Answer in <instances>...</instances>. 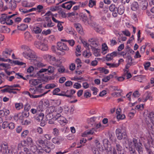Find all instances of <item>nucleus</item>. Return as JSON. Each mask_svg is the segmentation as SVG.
Segmentation results:
<instances>
[{"label":"nucleus","instance_id":"2eb2a0df","mask_svg":"<svg viewBox=\"0 0 154 154\" xmlns=\"http://www.w3.org/2000/svg\"><path fill=\"white\" fill-rule=\"evenodd\" d=\"M88 41L91 42L90 45H91L94 46V47H96L98 45V41L97 39L94 38H92L89 39Z\"/></svg>","mask_w":154,"mask_h":154},{"label":"nucleus","instance_id":"37998d69","mask_svg":"<svg viewBox=\"0 0 154 154\" xmlns=\"http://www.w3.org/2000/svg\"><path fill=\"white\" fill-rule=\"evenodd\" d=\"M96 5V1L93 0H90L89 2V6L92 8Z\"/></svg>","mask_w":154,"mask_h":154},{"label":"nucleus","instance_id":"4468645a","mask_svg":"<svg viewBox=\"0 0 154 154\" xmlns=\"http://www.w3.org/2000/svg\"><path fill=\"white\" fill-rule=\"evenodd\" d=\"M56 120H57L60 125H62L63 123H65L66 121L65 118L61 115L57 116Z\"/></svg>","mask_w":154,"mask_h":154},{"label":"nucleus","instance_id":"13d9d810","mask_svg":"<svg viewBox=\"0 0 154 154\" xmlns=\"http://www.w3.org/2000/svg\"><path fill=\"white\" fill-rule=\"evenodd\" d=\"M140 95V94L138 91H136L133 94V96L134 97H138Z\"/></svg>","mask_w":154,"mask_h":154},{"label":"nucleus","instance_id":"393cba45","mask_svg":"<svg viewBox=\"0 0 154 154\" xmlns=\"http://www.w3.org/2000/svg\"><path fill=\"white\" fill-rule=\"evenodd\" d=\"M68 91L67 90V91L66 92L64 91H63L61 93L58 94H57V95L58 96H66L68 97L74 98V96L67 95L66 94Z\"/></svg>","mask_w":154,"mask_h":154},{"label":"nucleus","instance_id":"ddd939ff","mask_svg":"<svg viewBox=\"0 0 154 154\" xmlns=\"http://www.w3.org/2000/svg\"><path fill=\"white\" fill-rule=\"evenodd\" d=\"M8 18V15L6 14H3L0 18V21L2 24L6 23L7 20Z\"/></svg>","mask_w":154,"mask_h":154},{"label":"nucleus","instance_id":"49530a36","mask_svg":"<svg viewBox=\"0 0 154 154\" xmlns=\"http://www.w3.org/2000/svg\"><path fill=\"white\" fill-rule=\"evenodd\" d=\"M56 110V112H57V116H58L61 115L60 114V113H61L63 111V109L62 107H59L57 108Z\"/></svg>","mask_w":154,"mask_h":154},{"label":"nucleus","instance_id":"a18cd8bd","mask_svg":"<svg viewBox=\"0 0 154 154\" xmlns=\"http://www.w3.org/2000/svg\"><path fill=\"white\" fill-rule=\"evenodd\" d=\"M148 117L150 118L151 122L154 121V112H150L148 115Z\"/></svg>","mask_w":154,"mask_h":154},{"label":"nucleus","instance_id":"f3484780","mask_svg":"<svg viewBox=\"0 0 154 154\" xmlns=\"http://www.w3.org/2000/svg\"><path fill=\"white\" fill-rule=\"evenodd\" d=\"M45 18L48 22L47 27H51L54 26V23L52 22L50 17H46Z\"/></svg>","mask_w":154,"mask_h":154},{"label":"nucleus","instance_id":"cd10ccee","mask_svg":"<svg viewBox=\"0 0 154 154\" xmlns=\"http://www.w3.org/2000/svg\"><path fill=\"white\" fill-rule=\"evenodd\" d=\"M106 65L107 66H109V67L110 68H114L117 67L119 65V63H106Z\"/></svg>","mask_w":154,"mask_h":154},{"label":"nucleus","instance_id":"864d4df0","mask_svg":"<svg viewBox=\"0 0 154 154\" xmlns=\"http://www.w3.org/2000/svg\"><path fill=\"white\" fill-rule=\"evenodd\" d=\"M46 119L47 120L53 119L52 113H49L46 116Z\"/></svg>","mask_w":154,"mask_h":154},{"label":"nucleus","instance_id":"aec40b11","mask_svg":"<svg viewBox=\"0 0 154 154\" xmlns=\"http://www.w3.org/2000/svg\"><path fill=\"white\" fill-rule=\"evenodd\" d=\"M46 56L50 59L51 61V63H53V65H56V63L58 61V60L56 59L55 57L50 55H47Z\"/></svg>","mask_w":154,"mask_h":154},{"label":"nucleus","instance_id":"dca6fc26","mask_svg":"<svg viewBox=\"0 0 154 154\" xmlns=\"http://www.w3.org/2000/svg\"><path fill=\"white\" fill-rule=\"evenodd\" d=\"M95 130V128H92L89 131L88 130L84 132L82 134V136L85 137H86L87 135L92 134L94 133Z\"/></svg>","mask_w":154,"mask_h":154},{"label":"nucleus","instance_id":"412c9836","mask_svg":"<svg viewBox=\"0 0 154 154\" xmlns=\"http://www.w3.org/2000/svg\"><path fill=\"white\" fill-rule=\"evenodd\" d=\"M44 114L43 113H40L37 116H35L34 118L38 122L42 121L44 119Z\"/></svg>","mask_w":154,"mask_h":154},{"label":"nucleus","instance_id":"f257e3e1","mask_svg":"<svg viewBox=\"0 0 154 154\" xmlns=\"http://www.w3.org/2000/svg\"><path fill=\"white\" fill-rule=\"evenodd\" d=\"M21 48L23 51L22 55L24 57L33 62L36 61L37 56L34 51L26 45L21 46Z\"/></svg>","mask_w":154,"mask_h":154},{"label":"nucleus","instance_id":"69168bd1","mask_svg":"<svg viewBox=\"0 0 154 154\" xmlns=\"http://www.w3.org/2000/svg\"><path fill=\"white\" fill-rule=\"evenodd\" d=\"M55 109V107L53 106H51L48 109V110L49 111V113H52L54 111Z\"/></svg>","mask_w":154,"mask_h":154},{"label":"nucleus","instance_id":"a211bd4d","mask_svg":"<svg viewBox=\"0 0 154 154\" xmlns=\"http://www.w3.org/2000/svg\"><path fill=\"white\" fill-rule=\"evenodd\" d=\"M61 7L63 8H66L68 10H69L72 7V5L68 1L63 4L61 5Z\"/></svg>","mask_w":154,"mask_h":154},{"label":"nucleus","instance_id":"79ce46f5","mask_svg":"<svg viewBox=\"0 0 154 154\" xmlns=\"http://www.w3.org/2000/svg\"><path fill=\"white\" fill-rule=\"evenodd\" d=\"M8 148V144L6 143H3L2 144V149L3 151Z\"/></svg>","mask_w":154,"mask_h":154},{"label":"nucleus","instance_id":"423d86ee","mask_svg":"<svg viewBox=\"0 0 154 154\" xmlns=\"http://www.w3.org/2000/svg\"><path fill=\"white\" fill-rule=\"evenodd\" d=\"M57 49L62 51H67L69 48L67 45L64 43L61 42H58L57 43Z\"/></svg>","mask_w":154,"mask_h":154},{"label":"nucleus","instance_id":"c756f323","mask_svg":"<svg viewBox=\"0 0 154 154\" xmlns=\"http://www.w3.org/2000/svg\"><path fill=\"white\" fill-rule=\"evenodd\" d=\"M83 56L86 57H88L91 55V54L90 51V50H87L84 51L83 53Z\"/></svg>","mask_w":154,"mask_h":154},{"label":"nucleus","instance_id":"774afa93","mask_svg":"<svg viewBox=\"0 0 154 154\" xmlns=\"http://www.w3.org/2000/svg\"><path fill=\"white\" fill-rule=\"evenodd\" d=\"M112 59V56H111V55L110 54H108L106 55V60L107 61H110Z\"/></svg>","mask_w":154,"mask_h":154},{"label":"nucleus","instance_id":"7ed1b4c3","mask_svg":"<svg viewBox=\"0 0 154 154\" xmlns=\"http://www.w3.org/2000/svg\"><path fill=\"white\" fill-rule=\"evenodd\" d=\"M133 143L135 147L138 152L139 154L143 152L142 145L141 143L135 138L133 139Z\"/></svg>","mask_w":154,"mask_h":154},{"label":"nucleus","instance_id":"8fccbe9b","mask_svg":"<svg viewBox=\"0 0 154 154\" xmlns=\"http://www.w3.org/2000/svg\"><path fill=\"white\" fill-rule=\"evenodd\" d=\"M59 130L57 128H54L53 129V134L55 136H57L59 134Z\"/></svg>","mask_w":154,"mask_h":154},{"label":"nucleus","instance_id":"b1692460","mask_svg":"<svg viewBox=\"0 0 154 154\" xmlns=\"http://www.w3.org/2000/svg\"><path fill=\"white\" fill-rule=\"evenodd\" d=\"M116 12L117 14H119L120 15L122 14L124 12V6L122 5L119 6L118 8H117V10Z\"/></svg>","mask_w":154,"mask_h":154},{"label":"nucleus","instance_id":"5701e85b","mask_svg":"<svg viewBox=\"0 0 154 154\" xmlns=\"http://www.w3.org/2000/svg\"><path fill=\"white\" fill-rule=\"evenodd\" d=\"M139 8V6L138 3L134 1L132 3L131 5V9L133 11L137 10Z\"/></svg>","mask_w":154,"mask_h":154},{"label":"nucleus","instance_id":"09e8293b","mask_svg":"<svg viewBox=\"0 0 154 154\" xmlns=\"http://www.w3.org/2000/svg\"><path fill=\"white\" fill-rule=\"evenodd\" d=\"M91 89L92 91H93V94L94 95H96L97 94L98 90L96 87H92L91 88Z\"/></svg>","mask_w":154,"mask_h":154},{"label":"nucleus","instance_id":"680f3d73","mask_svg":"<svg viewBox=\"0 0 154 154\" xmlns=\"http://www.w3.org/2000/svg\"><path fill=\"white\" fill-rule=\"evenodd\" d=\"M22 116L23 117H28L29 115V113L28 111H25L22 113Z\"/></svg>","mask_w":154,"mask_h":154},{"label":"nucleus","instance_id":"4c0bfd02","mask_svg":"<svg viewBox=\"0 0 154 154\" xmlns=\"http://www.w3.org/2000/svg\"><path fill=\"white\" fill-rule=\"evenodd\" d=\"M148 99L151 100H152V97L151 96V94H147L146 98L144 99L143 100V102H146Z\"/></svg>","mask_w":154,"mask_h":154},{"label":"nucleus","instance_id":"f03ea898","mask_svg":"<svg viewBox=\"0 0 154 154\" xmlns=\"http://www.w3.org/2000/svg\"><path fill=\"white\" fill-rule=\"evenodd\" d=\"M35 149H31L32 151V154H44L45 152L48 153L51 150V149H53L54 148V146L53 144H52L51 147L46 146L44 147L43 149H37L36 147Z\"/></svg>","mask_w":154,"mask_h":154},{"label":"nucleus","instance_id":"39448f33","mask_svg":"<svg viewBox=\"0 0 154 154\" xmlns=\"http://www.w3.org/2000/svg\"><path fill=\"white\" fill-rule=\"evenodd\" d=\"M35 47L43 51H46L48 50L47 45L41 42L35 41L34 42Z\"/></svg>","mask_w":154,"mask_h":154},{"label":"nucleus","instance_id":"0eeeda50","mask_svg":"<svg viewBox=\"0 0 154 154\" xmlns=\"http://www.w3.org/2000/svg\"><path fill=\"white\" fill-rule=\"evenodd\" d=\"M91 25L94 28V29L97 32L102 34L103 30V29L99 25L97 24L95 22H93L91 23Z\"/></svg>","mask_w":154,"mask_h":154},{"label":"nucleus","instance_id":"c85d7f7f","mask_svg":"<svg viewBox=\"0 0 154 154\" xmlns=\"http://www.w3.org/2000/svg\"><path fill=\"white\" fill-rule=\"evenodd\" d=\"M97 70L100 71V72H104L105 74H107L109 73V71L103 67H100L97 68Z\"/></svg>","mask_w":154,"mask_h":154},{"label":"nucleus","instance_id":"473e14b6","mask_svg":"<svg viewBox=\"0 0 154 154\" xmlns=\"http://www.w3.org/2000/svg\"><path fill=\"white\" fill-rule=\"evenodd\" d=\"M34 63L38 67H44L45 65L41 62H38L37 60L36 61H34Z\"/></svg>","mask_w":154,"mask_h":154},{"label":"nucleus","instance_id":"a878e982","mask_svg":"<svg viewBox=\"0 0 154 154\" xmlns=\"http://www.w3.org/2000/svg\"><path fill=\"white\" fill-rule=\"evenodd\" d=\"M36 10L37 12L38 13H40L42 11H45L43 6L40 5H38L37 6L36 8Z\"/></svg>","mask_w":154,"mask_h":154},{"label":"nucleus","instance_id":"c03bdc74","mask_svg":"<svg viewBox=\"0 0 154 154\" xmlns=\"http://www.w3.org/2000/svg\"><path fill=\"white\" fill-rule=\"evenodd\" d=\"M82 43L83 44L84 46L85 47H86V48L87 50H90V48L89 47V45L87 42L85 41H82Z\"/></svg>","mask_w":154,"mask_h":154},{"label":"nucleus","instance_id":"3c124183","mask_svg":"<svg viewBox=\"0 0 154 154\" xmlns=\"http://www.w3.org/2000/svg\"><path fill=\"white\" fill-rule=\"evenodd\" d=\"M23 154H32V153L29 150V149L26 147L23 148Z\"/></svg>","mask_w":154,"mask_h":154},{"label":"nucleus","instance_id":"e2e57ef3","mask_svg":"<svg viewBox=\"0 0 154 154\" xmlns=\"http://www.w3.org/2000/svg\"><path fill=\"white\" fill-rule=\"evenodd\" d=\"M82 86L80 84L78 83H75L73 85V87L77 89H78L80 88Z\"/></svg>","mask_w":154,"mask_h":154},{"label":"nucleus","instance_id":"4d7b16f0","mask_svg":"<svg viewBox=\"0 0 154 154\" xmlns=\"http://www.w3.org/2000/svg\"><path fill=\"white\" fill-rule=\"evenodd\" d=\"M125 116L124 114L117 115V118L118 119H123L125 118Z\"/></svg>","mask_w":154,"mask_h":154},{"label":"nucleus","instance_id":"de8ad7c7","mask_svg":"<svg viewBox=\"0 0 154 154\" xmlns=\"http://www.w3.org/2000/svg\"><path fill=\"white\" fill-rule=\"evenodd\" d=\"M129 150L130 154H133L136 153L135 149L132 147H129Z\"/></svg>","mask_w":154,"mask_h":154},{"label":"nucleus","instance_id":"0e129e2a","mask_svg":"<svg viewBox=\"0 0 154 154\" xmlns=\"http://www.w3.org/2000/svg\"><path fill=\"white\" fill-rule=\"evenodd\" d=\"M110 45L111 46H113L117 44V42L115 39L110 40Z\"/></svg>","mask_w":154,"mask_h":154},{"label":"nucleus","instance_id":"5fc2aeb1","mask_svg":"<svg viewBox=\"0 0 154 154\" xmlns=\"http://www.w3.org/2000/svg\"><path fill=\"white\" fill-rule=\"evenodd\" d=\"M116 147L118 153L119 152L123 150L122 149V147L119 144L117 143L116 144Z\"/></svg>","mask_w":154,"mask_h":154},{"label":"nucleus","instance_id":"2f4dec72","mask_svg":"<svg viewBox=\"0 0 154 154\" xmlns=\"http://www.w3.org/2000/svg\"><path fill=\"white\" fill-rule=\"evenodd\" d=\"M80 16L82 19V21L85 23L88 20V17L86 15L82 13L80 14Z\"/></svg>","mask_w":154,"mask_h":154},{"label":"nucleus","instance_id":"a19ab883","mask_svg":"<svg viewBox=\"0 0 154 154\" xmlns=\"http://www.w3.org/2000/svg\"><path fill=\"white\" fill-rule=\"evenodd\" d=\"M46 69L47 71L48 72L52 73L54 71V68L53 66H49Z\"/></svg>","mask_w":154,"mask_h":154},{"label":"nucleus","instance_id":"20e7f679","mask_svg":"<svg viewBox=\"0 0 154 154\" xmlns=\"http://www.w3.org/2000/svg\"><path fill=\"white\" fill-rule=\"evenodd\" d=\"M116 132L117 138L119 140L122 138L125 139L126 137V132L124 130L118 128L116 129Z\"/></svg>","mask_w":154,"mask_h":154},{"label":"nucleus","instance_id":"603ef678","mask_svg":"<svg viewBox=\"0 0 154 154\" xmlns=\"http://www.w3.org/2000/svg\"><path fill=\"white\" fill-rule=\"evenodd\" d=\"M91 150L94 154H99V152L98 151L97 149L95 147H92Z\"/></svg>","mask_w":154,"mask_h":154},{"label":"nucleus","instance_id":"e433bc0d","mask_svg":"<svg viewBox=\"0 0 154 154\" xmlns=\"http://www.w3.org/2000/svg\"><path fill=\"white\" fill-rule=\"evenodd\" d=\"M22 5L25 7H31L33 6L30 3L26 1H24L23 2Z\"/></svg>","mask_w":154,"mask_h":154},{"label":"nucleus","instance_id":"1a4fd4ad","mask_svg":"<svg viewBox=\"0 0 154 154\" xmlns=\"http://www.w3.org/2000/svg\"><path fill=\"white\" fill-rule=\"evenodd\" d=\"M42 80L38 79H31L29 80V83L31 85V86H36V85L41 84Z\"/></svg>","mask_w":154,"mask_h":154},{"label":"nucleus","instance_id":"7c9ffc66","mask_svg":"<svg viewBox=\"0 0 154 154\" xmlns=\"http://www.w3.org/2000/svg\"><path fill=\"white\" fill-rule=\"evenodd\" d=\"M43 87L42 84H39V85L38 86L36 87H35V90L36 92H39L40 93L42 92V91H43V89H40V88Z\"/></svg>","mask_w":154,"mask_h":154},{"label":"nucleus","instance_id":"c9c22d12","mask_svg":"<svg viewBox=\"0 0 154 154\" xmlns=\"http://www.w3.org/2000/svg\"><path fill=\"white\" fill-rule=\"evenodd\" d=\"M33 30L35 33L38 34L41 32L42 29L40 27L36 26L33 28Z\"/></svg>","mask_w":154,"mask_h":154},{"label":"nucleus","instance_id":"ea45409f","mask_svg":"<svg viewBox=\"0 0 154 154\" xmlns=\"http://www.w3.org/2000/svg\"><path fill=\"white\" fill-rule=\"evenodd\" d=\"M15 77L17 79L22 78L24 80H26V79L25 78L23 77L21 74L20 73H16Z\"/></svg>","mask_w":154,"mask_h":154},{"label":"nucleus","instance_id":"f704fd0d","mask_svg":"<svg viewBox=\"0 0 154 154\" xmlns=\"http://www.w3.org/2000/svg\"><path fill=\"white\" fill-rule=\"evenodd\" d=\"M15 108L18 110H19L23 108V105L22 103H16L15 104Z\"/></svg>","mask_w":154,"mask_h":154},{"label":"nucleus","instance_id":"f8f14e48","mask_svg":"<svg viewBox=\"0 0 154 154\" xmlns=\"http://www.w3.org/2000/svg\"><path fill=\"white\" fill-rule=\"evenodd\" d=\"M28 27V25L22 23L20 25H17L18 29L22 31H25Z\"/></svg>","mask_w":154,"mask_h":154},{"label":"nucleus","instance_id":"338daca9","mask_svg":"<svg viewBox=\"0 0 154 154\" xmlns=\"http://www.w3.org/2000/svg\"><path fill=\"white\" fill-rule=\"evenodd\" d=\"M60 91L59 88H57L55 89L53 91V95H57L58 94L57 93L59 92Z\"/></svg>","mask_w":154,"mask_h":154},{"label":"nucleus","instance_id":"58836bf2","mask_svg":"<svg viewBox=\"0 0 154 154\" xmlns=\"http://www.w3.org/2000/svg\"><path fill=\"white\" fill-rule=\"evenodd\" d=\"M63 22L60 21V22L57 23V26L58 28V30L61 31L63 29V27L62 25V23H63Z\"/></svg>","mask_w":154,"mask_h":154},{"label":"nucleus","instance_id":"bf43d9fd","mask_svg":"<svg viewBox=\"0 0 154 154\" xmlns=\"http://www.w3.org/2000/svg\"><path fill=\"white\" fill-rule=\"evenodd\" d=\"M73 84L72 82L70 81H68L66 82L65 85L66 86L70 87Z\"/></svg>","mask_w":154,"mask_h":154},{"label":"nucleus","instance_id":"9d476101","mask_svg":"<svg viewBox=\"0 0 154 154\" xmlns=\"http://www.w3.org/2000/svg\"><path fill=\"white\" fill-rule=\"evenodd\" d=\"M64 139L61 137H55L52 138V141L54 143H56L57 144H60V141L63 140Z\"/></svg>","mask_w":154,"mask_h":154},{"label":"nucleus","instance_id":"9b49d317","mask_svg":"<svg viewBox=\"0 0 154 154\" xmlns=\"http://www.w3.org/2000/svg\"><path fill=\"white\" fill-rule=\"evenodd\" d=\"M10 29L6 26H0V32L9 33L10 32Z\"/></svg>","mask_w":154,"mask_h":154},{"label":"nucleus","instance_id":"6e6552de","mask_svg":"<svg viewBox=\"0 0 154 154\" xmlns=\"http://www.w3.org/2000/svg\"><path fill=\"white\" fill-rule=\"evenodd\" d=\"M109 10L112 12V16L115 17H116L117 16L116 12L117 10V8L116 7V6L114 4H112L109 7Z\"/></svg>","mask_w":154,"mask_h":154},{"label":"nucleus","instance_id":"4be33fe9","mask_svg":"<svg viewBox=\"0 0 154 154\" xmlns=\"http://www.w3.org/2000/svg\"><path fill=\"white\" fill-rule=\"evenodd\" d=\"M74 26L78 32L79 33L82 34V27L81 24L79 23H75L74 24Z\"/></svg>","mask_w":154,"mask_h":154},{"label":"nucleus","instance_id":"6e6d98bb","mask_svg":"<svg viewBox=\"0 0 154 154\" xmlns=\"http://www.w3.org/2000/svg\"><path fill=\"white\" fill-rule=\"evenodd\" d=\"M8 127L10 129H13L15 127L14 124L13 122L8 123Z\"/></svg>","mask_w":154,"mask_h":154},{"label":"nucleus","instance_id":"6ab92c4d","mask_svg":"<svg viewBox=\"0 0 154 154\" xmlns=\"http://www.w3.org/2000/svg\"><path fill=\"white\" fill-rule=\"evenodd\" d=\"M140 6L142 9L146 10L148 6L147 2L146 0L142 1L140 2Z\"/></svg>","mask_w":154,"mask_h":154},{"label":"nucleus","instance_id":"052dcab7","mask_svg":"<svg viewBox=\"0 0 154 154\" xmlns=\"http://www.w3.org/2000/svg\"><path fill=\"white\" fill-rule=\"evenodd\" d=\"M8 122L7 121H5L3 122L2 125V128H5L8 127Z\"/></svg>","mask_w":154,"mask_h":154},{"label":"nucleus","instance_id":"bb28decb","mask_svg":"<svg viewBox=\"0 0 154 154\" xmlns=\"http://www.w3.org/2000/svg\"><path fill=\"white\" fill-rule=\"evenodd\" d=\"M47 71L46 68H42L37 73L38 75L40 76L41 78L42 77V76L44 75V74L42 73V72H45Z\"/></svg>","mask_w":154,"mask_h":154},{"label":"nucleus","instance_id":"72a5a7b5","mask_svg":"<svg viewBox=\"0 0 154 154\" xmlns=\"http://www.w3.org/2000/svg\"><path fill=\"white\" fill-rule=\"evenodd\" d=\"M4 154H13V150L12 149L9 148L3 151Z\"/></svg>","mask_w":154,"mask_h":154}]
</instances>
